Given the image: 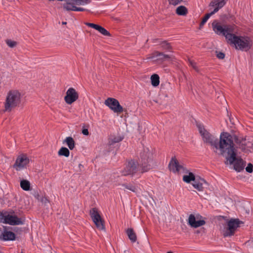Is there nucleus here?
Masks as SVG:
<instances>
[{
    "mask_svg": "<svg viewBox=\"0 0 253 253\" xmlns=\"http://www.w3.org/2000/svg\"><path fill=\"white\" fill-rule=\"evenodd\" d=\"M211 26L215 34L224 36L228 43L234 44L236 49L247 51L251 48L252 41L248 37L236 36L234 25L222 24L214 20Z\"/></svg>",
    "mask_w": 253,
    "mask_h": 253,
    "instance_id": "f257e3e1",
    "label": "nucleus"
},
{
    "mask_svg": "<svg viewBox=\"0 0 253 253\" xmlns=\"http://www.w3.org/2000/svg\"><path fill=\"white\" fill-rule=\"evenodd\" d=\"M226 139H223L220 145V155L225 158L226 165H233L234 169L238 172L244 169L245 166L244 161L241 158L237 157V149L235 147L233 141H232L231 137L227 135Z\"/></svg>",
    "mask_w": 253,
    "mask_h": 253,
    "instance_id": "f03ea898",
    "label": "nucleus"
},
{
    "mask_svg": "<svg viewBox=\"0 0 253 253\" xmlns=\"http://www.w3.org/2000/svg\"><path fill=\"white\" fill-rule=\"evenodd\" d=\"M198 128L199 132L202 136L204 142L209 144L211 146L214 147L216 150L219 149L220 151V143L223 139H226V138H224V137H226L227 135H229L231 137V139L232 141L234 140L237 143H240V141L238 139V136L235 134L231 135L228 132H222L220 135V139L218 140L217 138H215L213 135L205 129L203 126H199Z\"/></svg>",
    "mask_w": 253,
    "mask_h": 253,
    "instance_id": "7ed1b4c3",
    "label": "nucleus"
},
{
    "mask_svg": "<svg viewBox=\"0 0 253 253\" xmlns=\"http://www.w3.org/2000/svg\"><path fill=\"white\" fill-rule=\"evenodd\" d=\"M22 94L16 89L9 90L6 97L4 102V111L11 112V110L19 106L21 101Z\"/></svg>",
    "mask_w": 253,
    "mask_h": 253,
    "instance_id": "20e7f679",
    "label": "nucleus"
},
{
    "mask_svg": "<svg viewBox=\"0 0 253 253\" xmlns=\"http://www.w3.org/2000/svg\"><path fill=\"white\" fill-rule=\"evenodd\" d=\"M13 211L10 212L1 211L0 212V222L5 224H8L11 225H23L24 224L25 219L19 218L17 216L12 214Z\"/></svg>",
    "mask_w": 253,
    "mask_h": 253,
    "instance_id": "39448f33",
    "label": "nucleus"
},
{
    "mask_svg": "<svg viewBox=\"0 0 253 253\" xmlns=\"http://www.w3.org/2000/svg\"><path fill=\"white\" fill-rule=\"evenodd\" d=\"M243 223V222L238 218H231L227 222V227L222 231L223 236L230 237L234 235L237 229Z\"/></svg>",
    "mask_w": 253,
    "mask_h": 253,
    "instance_id": "423d86ee",
    "label": "nucleus"
},
{
    "mask_svg": "<svg viewBox=\"0 0 253 253\" xmlns=\"http://www.w3.org/2000/svg\"><path fill=\"white\" fill-rule=\"evenodd\" d=\"M174 56L165 54L163 52L155 51L147 55L146 59H153L154 61L163 62L166 60H172Z\"/></svg>",
    "mask_w": 253,
    "mask_h": 253,
    "instance_id": "0eeeda50",
    "label": "nucleus"
},
{
    "mask_svg": "<svg viewBox=\"0 0 253 253\" xmlns=\"http://www.w3.org/2000/svg\"><path fill=\"white\" fill-rule=\"evenodd\" d=\"M139 170V165L137 162L130 160L126 164L124 169L122 170V175L126 176L130 175L133 176Z\"/></svg>",
    "mask_w": 253,
    "mask_h": 253,
    "instance_id": "6e6552de",
    "label": "nucleus"
},
{
    "mask_svg": "<svg viewBox=\"0 0 253 253\" xmlns=\"http://www.w3.org/2000/svg\"><path fill=\"white\" fill-rule=\"evenodd\" d=\"M90 215L96 227L99 230L105 229L104 221L101 218L96 208H94L90 210Z\"/></svg>",
    "mask_w": 253,
    "mask_h": 253,
    "instance_id": "1a4fd4ad",
    "label": "nucleus"
},
{
    "mask_svg": "<svg viewBox=\"0 0 253 253\" xmlns=\"http://www.w3.org/2000/svg\"><path fill=\"white\" fill-rule=\"evenodd\" d=\"M105 104L115 113H121L124 111L123 107L116 99L108 98L105 101Z\"/></svg>",
    "mask_w": 253,
    "mask_h": 253,
    "instance_id": "9d476101",
    "label": "nucleus"
},
{
    "mask_svg": "<svg viewBox=\"0 0 253 253\" xmlns=\"http://www.w3.org/2000/svg\"><path fill=\"white\" fill-rule=\"evenodd\" d=\"M79 98V93L73 87L69 88L66 91L64 100L67 104H71Z\"/></svg>",
    "mask_w": 253,
    "mask_h": 253,
    "instance_id": "9b49d317",
    "label": "nucleus"
},
{
    "mask_svg": "<svg viewBox=\"0 0 253 253\" xmlns=\"http://www.w3.org/2000/svg\"><path fill=\"white\" fill-rule=\"evenodd\" d=\"M201 218H202V216L199 214L195 216L194 214H191L189 216L188 223L191 227L195 228L203 226L206 224V221L204 219L196 220V219H199Z\"/></svg>",
    "mask_w": 253,
    "mask_h": 253,
    "instance_id": "f8f14e48",
    "label": "nucleus"
},
{
    "mask_svg": "<svg viewBox=\"0 0 253 253\" xmlns=\"http://www.w3.org/2000/svg\"><path fill=\"white\" fill-rule=\"evenodd\" d=\"M29 163V159L25 155L18 156L15 163L13 165V168L17 171L21 170Z\"/></svg>",
    "mask_w": 253,
    "mask_h": 253,
    "instance_id": "ddd939ff",
    "label": "nucleus"
},
{
    "mask_svg": "<svg viewBox=\"0 0 253 253\" xmlns=\"http://www.w3.org/2000/svg\"><path fill=\"white\" fill-rule=\"evenodd\" d=\"M169 167L170 170L173 172H178L181 169H184V167L179 164L175 157H172L169 163Z\"/></svg>",
    "mask_w": 253,
    "mask_h": 253,
    "instance_id": "4468645a",
    "label": "nucleus"
},
{
    "mask_svg": "<svg viewBox=\"0 0 253 253\" xmlns=\"http://www.w3.org/2000/svg\"><path fill=\"white\" fill-rule=\"evenodd\" d=\"M227 0H214L211 1L210 5L215 7L214 10L212 11V13H215L219 9L223 7L226 4Z\"/></svg>",
    "mask_w": 253,
    "mask_h": 253,
    "instance_id": "2eb2a0df",
    "label": "nucleus"
},
{
    "mask_svg": "<svg viewBox=\"0 0 253 253\" xmlns=\"http://www.w3.org/2000/svg\"><path fill=\"white\" fill-rule=\"evenodd\" d=\"M204 184H207V182L203 178H201L200 177H196V178L194 181V183H192L193 186L199 191L203 190Z\"/></svg>",
    "mask_w": 253,
    "mask_h": 253,
    "instance_id": "dca6fc26",
    "label": "nucleus"
},
{
    "mask_svg": "<svg viewBox=\"0 0 253 253\" xmlns=\"http://www.w3.org/2000/svg\"><path fill=\"white\" fill-rule=\"evenodd\" d=\"M141 159L142 162L141 164V172L143 173L148 171L151 169V166L149 163L151 160L147 156L144 158L142 157Z\"/></svg>",
    "mask_w": 253,
    "mask_h": 253,
    "instance_id": "f3484780",
    "label": "nucleus"
},
{
    "mask_svg": "<svg viewBox=\"0 0 253 253\" xmlns=\"http://www.w3.org/2000/svg\"><path fill=\"white\" fill-rule=\"evenodd\" d=\"M2 236V239L4 241H13L15 239V234L11 231H4Z\"/></svg>",
    "mask_w": 253,
    "mask_h": 253,
    "instance_id": "a211bd4d",
    "label": "nucleus"
},
{
    "mask_svg": "<svg viewBox=\"0 0 253 253\" xmlns=\"http://www.w3.org/2000/svg\"><path fill=\"white\" fill-rule=\"evenodd\" d=\"M129 240L131 242H135L137 240V237L135 233L132 228H128L126 231Z\"/></svg>",
    "mask_w": 253,
    "mask_h": 253,
    "instance_id": "6ab92c4d",
    "label": "nucleus"
},
{
    "mask_svg": "<svg viewBox=\"0 0 253 253\" xmlns=\"http://www.w3.org/2000/svg\"><path fill=\"white\" fill-rule=\"evenodd\" d=\"M63 142L66 143L70 150H73L75 148V142L72 137H67L64 140Z\"/></svg>",
    "mask_w": 253,
    "mask_h": 253,
    "instance_id": "aec40b11",
    "label": "nucleus"
},
{
    "mask_svg": "<svg viewBox=\"0 0 253 253\" xmlns=\"http://www.w3.org/2000/svg\"><path fill=\"white\" fill-rule=\"evenodd\" d=\"M160 45H161V48L163 50L172 52V47L170 45V43L168 42L167 41L161 42Z\"/></svg>",
    "mask_w": 253,
    "mask_h": 253,
    "instance_id": "412c9836",
    "label": "nucleus"
},
{
    "mask_svg": "<svg viewBox=\"0 0 253 253\" xmlns=\"http://www.w3.org/2000/svg\"><path fill=\"white\" fill-rule=\"evenodd\" d=\"M188 13L187 8L184 6H179L176 9V13L178 15H186Z\"/></svg>",
    "mask_w": 253,
    "mask_h": 253,
    "instance_id": "4be33fe9",
    "label": "nucleus"
},
{
    "mask_svg": "<svg viewBox=\"0 0 253 253\" xmlns=\"http://www.w3.org/2000/svg\"><path fill=\"white\" fill-rule=\"evenodd\" d=\"M196 177H195V175L192 173L190 172L188 175H185L183 177V180L186 183H190L192 181H194Z\"/></svg>",
    "mask_w": 253,
    "mask_h": 253,
    "instance_id": "5701e85b",
    "label": "nucleus"
},
{
    "mask_svg": "<svg viewBox=\"0 0 253 253\" xmlns=\"http://www.w3.org/2000/svg\"><path fill=\"white\" fill-rule=\"evenodd\" d=\"M151 84L153 86H157L160 84L159 76L156 74L152 75L151 77Z\"/></svg>",
    "mask_w": 253,
    "mask_h": 253,
    "instance_id": "b1692460",
    "label": "nucleus"
},
{
    "mask_svg": "<svg viewBox=\"0 0 253 253\" xmlns=\"http://www.w3.org/2000/svg\"><path fill=\"white\" fill-rule=\"evenodd\" d=\"M59 156H63L65 157H68L70 155V151L66 147H62L58 152Z\"/></svg>",
    "mask_w": 253,
    "mask_h": 253,
    "instance_id": "393cba45",
    "label": "nucleus"
},
{
    "mask_svg": "<svg viewBox=\"0 0 253 253\" xmlns=\"http://www.w3.org/2000/svg\"><path fill=\"white\" fill-rule=\"evenodd\" d=\"M21 188L25 191H29L30 189V183L27 180H22L20 182Z\"/></svg>",
    "mask_w": 253,
    "mask_h": 253,
    "instance_id": "a878e982",
    "label": "nucleus"
},
{
    "mask_svg": "<svg viewBox=\"0 0 253 253\" xmlns=\"http://www.w3.org/2000/svg\"><path fill=\"white\" fill-rule=\"evenodd\" d=\"M122 186L124 187L125 188L130 190L133 192H136L137 191V187L135 185H133L130 183L127 184L124 183L122 184Z\"/></svg>",
    "mask_w": 253,
    "mask_h": 253,
    "instance_id": "bb28decb",
    "label": "nucleus"
},
{
    "mask_svg": "<svg viewBox=\"0 0 253 253\" xmlns=\"http://www.w3.org/2000/svg\"><path fill=\"white\" fill-rule=\"evenodd\" d=\"M213 14H214V13H212V12L211 11V12L207 13L205 15V16L203 18L202 21L200 23V29H201L203 27V26L206 23V22L209 19V18Z\"/></svg>",
    "mask_w": 253,
    "mask_h": 253,
    "instance_id": "cd10ccee",
    "label": "nucleus"
},
{
    "mask_svg": "<svg viewBox=\"0 0 253 253\" xmlns=\"http://www.w3.org/2000/svg\"><path fill=\"white\" fill-rule=\"evenodd\" d=\"M96 30L105 36H111L110 33L104 28L100 25L98 26Z\"/></svg>",
    "mask_w": 253,
    "mask_h": 253,
    "instance_id": "c85d7f7f",
    "label": "nucleus"
},
{
    "mask_svg": "<svg viewBox=\"0 0 253 253\" xmlns=\"http://www.w3.org/2000/svg\"><path fill=\"white\" fill-rule=\"evenodd\" d=\"M238 139H239L240 143H237L234 140H233V141H234L235 143L239 145L240 149L242 151H245L246 150V144L244 142V141H245L246 139L243 138L240 139L238 137Z\"/></svg>",
    "mask_w": 253,
    "mask_h": 253,
    "instance_id": "c756f323",
    "label": "nucleus"
},
{
    "mask_svg": "<svg viewBox=\"0 0 253 253\" xmlns=\"http://www.w3.org/2000/svg\"><path fill=\"white\" fill-rule=\"evenodd\" d=\"M123 138L120 136L114 137V138L111 139L109 140V145H112L114 144L115 143H118L121 141L123 140Z\"/></svg>",
    "mask_w": 253,
    "mask_h": 253,
    "instance_id": "7c9ffc66",
    "label": "nucleus"
},
{
    "mask_svg": "<svg viewBox=\"0 0 253 253\" xmlns=\"http://www.w3.org/2000/svg\"><path fill=\"white\" fill-rule=\"evenodd\" d=\"M189 65L191 66L196 72H199V69L196 65V63L194 61L190 60V59H188V60Z\"/></svg>",
    "mask_w": 253,
    "mask_h": 253,
    "instance_id": "2f4dec72",
    "label": "nucleus"
},
{
    "mask_svg": "<svg viewBox=\"0 0 253 253\" xmlns=\"http://www.w3.org/2000/svg\"><path fill=\"white\" fill-rule=\"evenodd\" d=\"M6 43L10 47H14L17 44V42H16L11 41L10 40H6Z\"/></svg>",
    "mask_w": 253,
    "mask_h": 253,
    "instance_id": "473e14b6",
    "label": "nucleus"
},
{
    "mask_svg": "<svg viewBox=\"0 0 253 253\" xmlns=\"http://www.w3.org/2000/svg\"><path fill=\"white\" fill-rule=\"evenodd\" d=\"M169 3L173 5H177L180 3L183 0H168Z\"/></svg>",
    "mask_w": 253,
    "mask_h": 253,
    "instance_id": "72a5a7b5",
    "label": "nucleus"
},
{
    "mask_svg": "<svg viewBox=\"0 0 253 253\" xmlns=\"http://www.w3.org/2000/svg\"><path fill=\"white\" fill-rule=\"evenodd\" d=\"M253 166L251 163H249L246 168V170L248 172L251 173L253 172Z\"/></svg>",
    "mask_w": 253,
    "mask_h": 253,
    "instance_id": "f704fd0d",
    "label": "nucleus"
},
{
    "mask_svg": "<svg viewBox=\"0 0 253 253\" xmlns=\"http://www.w3.org/2000/svg\"><path fill=\"white\" fill-rule=\"evenodd\" d=\"M85 24L88 27H90L91 28H92L95 29L96 30H97V29L99 26V25H97V24H95L94 23H86Z\"/></svg>",
    "mask_w": 253,
    "mask_h": 253,
    "instance_id": "c9c22d12",
    "label": "nucleus"
},
{
    "mask_svg": "<svg viewBox=\"0 0 253 253\" xmlns=\"http://www.w3.org/2000/svg\"><path fill=\"white\" fill-rule=\"evenodd\" d=\"M40 201L45 205L49 202V200L46 197H43L42 196Z\"/></svg>",
    "mask_w": 253,
    "mask_h": 253,
    "instance_id": "e433bc0d",
    "label": "nucleus"
},
{
    "mask_svg": "<svg viewBox=\"0 0 253 253\" xmlns=\"http://www.w3.org/2000/svg\"><path fill=\"white\" fill-rule=\"evenodd\" d=\"M216 53H217L216 56L218 58H219L220 59H223L225 57V54L223 52H217L216 51Z\"/></svg>",
    "mask_w": 253,
    "mask_h": 253,
    "instance_id": "4c0bfd02",
    "label": "nucleus"
},
{
    "mask_svg": "<svg viewBox=\"0 0 253 253\" xmlns=\"http://www.w3.org/2000/svg\"><path fill=\"white\" fill-rule=\"evenodd\" d=\"M34 197L36 199H37L39 201H40L41 198H42V196L38 193L36 192L34 194Z\"/></svg>",
    "mask_w": 253,
    "mask_h": 253,
    "instance_id": "58836bf2",
    "label": "nucleus"
},
{
    "mask_svg": "<svg viewBox=\"0 0 253 253\" xmlns=\"http://www.w3.org/2000/svg\"><path fill=\"white\" fill-rule=\"evenodd\" d=\"M82 133L84 135H88L89 132L87 128H83L82 130Z\"/></svg>",
    "mask_w": 253,
    "mask_h": 253,
    "instance_id": "ea45409f",
    "label": "nucleus"
},
{
    "mask_svg": "<svg viewBox=\"0 0 253 253\" xmlns=\"http://www.w3.org/2000/svg\"><path fill=\"white\" fill-rule=\"evenodd\" d=\"M79 167L80 169H81L82 168H83V166L82 164H80L79 165Z\"/></svg>",
    "mask_w": 253,
    "mask_h": 253,
    "instance_id": "a19ab883",
    "label": "nucleus"
},
{
    "mask_svg": "<svg viewBox=\"0 0 253 253\" xmlns=\"http://www.w3.org/2000/svg\"><path fill=\"white\" fill-rule=\"evenodd\" d=\"M67 24V22H62V24L63 25H65Z\"/></svg>",
    "mask_w": 253,
    "mask_h": 253,
    "instance_id": "79ce46f5",
    "label": "nucleus"
},
{
    "mask_svg": "<svg viewBox=\"0 0 253 253\" xmlns=\"http://www.w3.org/2000/svg\"><path fill=\"white\" fill-rule=\"evenodd\" d=\"M158 39H155V40H154V42H156V41H158Z\"/></svg>",
    "mask_w": 253,
    "mask_h": 253,
    "instance_id": "37998d69",
    "label": "nucleus"
},
{
    "mask_svg": "<svg viewBox=\"0 0 253 253\" xmlns=\"http://www.w3.org/2000/svg\"><path fill=\"white\" fill-rule=\"evenodd\" d=\"M167 253H172V252H168Z\"/></svg>",
    "mask_w": 253,
    "mask_h": 253,
    "instance_id": "c03bdc74",
    "label": "nucleus"
}]
</instances>
